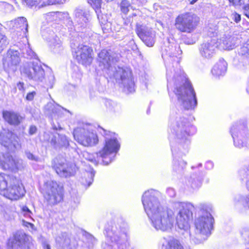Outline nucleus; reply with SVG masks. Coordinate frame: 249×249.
I'll use <instances>...</instances> for the list:
<instances>
[{"instance_id":"f257e3e1","label":"nucleus","mask_w":249,"mask_h":249,"mask_svg":"<svg viewBox=\"0 0 249 249\" xmlns=\"http://www.w3.org/2000/svg\"><path fill=\"white\" fill-rule=\"evenodd\" d=\"M142 203L146 213L156 229L165 231L172 227L175 220L173 210L155 206L148 196L143 197Z\"/></svg>"},{"instance_id":"f03ea898","label":"nucleus","mask_w":249,"mask_h":249,"mask_svg":"<svg viewBox=\"0 0 249 249\" xmlns=\"http://www.w3.org/2000/svg\"><path fill=\"white\" fill-rule=\"evenodd\" d=\"M25 193L24 186L18 178L4 173H0V195L11 201L22 198Z\"/></svg>"},{"instance_id":"7ed1b4c3","label":"nucleus","mask_w":249,"mask_h":249,"mask_svg":"<svg viewBox=\"0 0 249 249\" xmlns=\"http://www.w3.org/2000/svg\"><path fill=\"white\" fill-rule=\"evenodd\" d=\"M42 195L48 205L55 206L64 200V187L55 180H48L44 183Z\"/></svg>"},{"instance_id":"20e7f679","label":"nucleus","mask_w":249,"mask_h":249,"mask_svg":"<svg viewBox=\"0 0 249 249\" xmlns=\"http://www.w3.org/2000/svg\"><path fill=\"white\" fill-rule=\"evenodd\" d=\"M175 93L178 100H181L186 109L194 108L197 104L195 90L188 79L180 87L176 88Z\"/></svg>"},{"instance_id":"39448f33","label":"nucleus","mask_w":249,"mask_h":249,"mask_svg":"<svg viewBox=\"0 0 249 249\" xmlns=\"http://www.w3.org/2000/svg\"><path fill=\"white\" fill-rule=\"evenodd\" d=\"M74 140L79 144L85 147H91L99 142L96 133L84 127H77L72 132Z\"/></svg>"},{"instance_id":"423d86ee","label":"nucleus","mask_w":249,"mask_h":249,"mask_svg":"<svg viewBox=\"0 0 249 249\" xmlns=\"http://www.w3.org/2000/svg\"><path fill=\"white\" fill-rule=\"evenodd\" d=\"M199 18L189 12L179 15L175 19L176 28L180 32L191 33L196 28Z\"/></svg>"},{"instance_id":"0eeeda50","label":"nucleus","mask_w":249,"mask_h":249,"mask_svg":"<svg viewBox=\"0 0 249 249\" xmlns=\"http://www.w3.org/2000/svg\"><path fill=\"white\" fill-rule=\"evenodd\" d=\"M120 147V145L116 138L106 139L103 148L95 153V160L98 161L101 160L105 164H107L108 163L105 162L104 159L110 154L117 153Z\"/></svg>"},{"instance_id":"6e6552de","label":"nucleus","mask_w":249,"mask_h":249,"mask_svg":"<svg viewBox=\"0 0 249 249\" xmlns=\"http://www.w3.org/2000/svg\"><path fill=\"white\" fill-rule=\"evenodd\" d=\"M213 222V218L210 213L203 210L201 215L195 220V225L200 233L207 235L210 233Z\"/></svg>"},{"instance_id":"1a4fd4ad","label":"nucleus","mask_w":249,"mask_h":249,"mask_svg":"<svg viewBox=\"0 0 249 249\" xmlns=\"http://www.w3.org/2000/svg\"><path fill=\"white\" fill-rule=\"evenodd\" d=\"M52 168L60 177L68 178L74 176L76 173L75 167L71 163L66 161L54 160Z\"/></svg>"},{"instance_id":"9d476101","label":"nucleus","mask_w":249,"mask_h":249,"mask_svg":"<svg viewBox=\"0 0 249 249\" xmlns=\"http://www.w3.org/2000/svg\"><path fill=\"white\" fill-rule=\"evenodd\" d=\"M75 53V58L78 63L86 66L91 64L93 51L91 47L83 44L79 45Z\"/></svg>"},{"instance_id":"9b49d317","label":"nucleus","mask_w":249,"mask_h":249,"mask_svg":"<svg viewBox=\"0 0 249 249\" xmlns=\"http://www.w3.org/2000/svg\"><path fill=\"white\" fill-rule=\"evenodd\" d=\"M0 167L3 170L16 172L19 169V160L8 153H1Z\"/></svg>"},{"instance_id":"f8f14e48","label":"nucleus","mask_w":249,"mask_h":249,"mask_svg":"<svg viewBox=\"0 0 249 249\" xmlns=\"http://www.w3.org/2000/svg\"><path fill=\"white\" fill-rule=\"evenodd\" d=\"M29 239L25 233H16L12 238L8 239L7 246L9 249H18V248H29Z\"/></svg>"},{"instance_id":"ddd939ff","label":"nucleus","mask_w":249,"mask_h":249,"mask_svg":"<svg viewBox=\"0 0 249 249\" xmlns=\"http://www.w3.org/2000/svg\"><path fill=\"white\" fill-rule=\"evenodd\" d=\"M135 32L138 37L147 47H153L155 44V34L142 25H136Z\"/></svg>"},{"instance_id":"4468645a","label":"nucleus","mask_w":249,"mask_h":249,"mask_svg":"<svg viewBox=\"0 0 249 249\" xmlns=\"http://www.w3.org/2000/svg\"><path fill=\"white\" fill-rule=\"evenodd\" d=\"M234 145L238 148L247 146L248 143L247 131L242 127L233 128L231 130Z\"/></svg>"},{"instance_id":"2eb2a0df","label":"nucleus","mask_w":249,"mask_h":249,"mask_svg":"<svg viewBox=\"0 0 249 249\" xmlns=\"http://www.w3.org/2000/svg\"><path fill=\"white\" fill-rule=\"evenodd\" d=\"M18 138L16 134L12 131L3 129L0 132V144L6 148H16V145L14 141Z\"/></svg>"},{"instance_id":"dca6fc26","label":"nucleus","mask_w":249,"mask_h":249,"mask_svg":"<svg viewBox=\"0 0 249 249\" xmlns=\"http://www.w3.org/2000/svg\"><path fill=\"white\" fill-rule=\"evenodd\" d=\"M19 53L16 51H8L7 55L2 59V64L4 69L17 66L20 63Z\"/></svg>"},{"instance_id":"f3484780","label":"nucleus","mask_w":249,"mask_h":249,"mask_svg":"<svg viewBox=\"0 0 249 249\" xmlns=\"http://www.w3.org/2000/svg\"><path fill=\"white\" fill-rule=\"evenodd\" d=\"M2 115L4 121L11 125H19L24 119L19 113L13 111L3 110Z\"/></svg>"},{"instance_id":"a211bd4d","label":"nucleus","mask_w":249,"mask_h":249,"mask_svg":"<svg viewBox=\"0 0 249 249\" xmlns=\"http://www.w3.org/2000/svg\"><path fill=\"white\" fill-rule=\"evenodd\" d=\"M24 73L29 78L38 81H42L45 76L44 70L37 65L25 68Z\"/></svg>"},{"instance_id":"6ab92c4d","label":"nucleus","mask_w":249,"mask_h":249,"mask_svg":"<svg viewBox=\"0 0 249 249\" xmlns=\"http://www.w3.org/2000/svg\"><path fill=\"white\" fill-rule=\"evenodd\" d=\"M192 217V213L187 208L182 209L176 218V223L178 225H184Z\"/></svg>"},{"instance_id":"aec40b11","label":"nucleus","mask_w":249,"mask_h":249,"mask_svg":"<svg viewBox=\"0 0 249 249\" xmlns=\"http://www.w3.org/2000/svg\"><path fill=\"white\" fill-rule=\"evenodd\" d=\"M11 24L12 25L13 29L18 32H27V21L26 18L24 17H19L11 21Z\"/></svg>"},{"instance_id":"412c9836","label":"nucleus","mask_w":249,"mask_h":249,"mask_svg":"<svg viewBox=\"0 0 249 249\" xmlns=\"http://www.w3.org/2000/svg\"><path fill=\"white\" fill-rule=\"evenodd\" d=\"M214 46L209 42L204 43L201 45L200 53L206 58H211L214 53Z\"/></svg>"},{"instance_id":"4be33fe9","label":"nucleus","mask_w":249,"mask_h":249,"mask_svg":"<svg viewBox=\"0 0 249 249\" xmlns=\"http://www.w3.org/2000/svg\"><path fill=\"white\" fill-rule=\"evenodd\" d=\"M161 249H184L181 242L178 239L172 238L163 244Z\"/></svg>"},{"instance_id":"5701e85b","label":"nucleus","mask_w":249,"mask_h":249,"mask_svg":"<svg viewBox=\"0 0 249 249\" xmlns=\"http://www.w3.org/2000/svg\"><path fill=\"white\" fill-rule=\"evenodd\" d=\"M225 63L221 62L216 64L212 69V72L215 76L222 75L226 71Z\"/></svg>"},{"instance_id":"b1692460","label":"nucleus","mask_w":249,"mask_h":249,"mask_svg":"<svg viewBox=\"0 0 249 249\" xmlns=\"http://www.w3.org/2000/svg\"><path fill=\"white\" fill-rule=\"evenodd\" d=\"M94 174L91 172H87L81 179L83 185L87 187L89 186L93 182Z\"/></svg>"},{"instance_id":"393cba45","label":"nucleus","mask_w":249,"mask_h":249,"mask_svg":"<svg viewBox=\"0 0 249 249\" xmlns=\"http://www.w3.org/2000/svg\"><path fill=\"white\" fill-rule=\"evenodd\" d=\"M22 3L29 7L40 8L43 7V0H21Z\"/></svg>"},{"instance_id":"a878e982","label":"nucleus","mask_w":249,"mask_h":249,"mask_svg":"<svg viewBox=\"0 0 249 249\" xmlns=\"http://www.w3.org/2000/svg\"><path fill=\"white\" fill-rule=\"evenodd\" d=\"M119 6L121 13L124 15H126L128 13L129 8L131 7V3L127 0H121Z\"/></svg>"},{"instance_id":"bb28decb","label":"nucleus","mask_w":249,"mask_h":249,"mask_svg":"<svg viewBox=\"0 0 249 249\" xmlns=\"http://www.w3.org/2000/svg\"><path fill=\"white\" fill-rule=\"evenodd\" d=\"M98 57L103 64H108L110 60V55L108 52L106 50H102L98 53Z\"/></svg>"},{"instance_id":"cd10ccee","label":"nucleus","mask_w":249,"mask_h":249,"mask_svg":"<svg viewBox=\"0 0 249 249\" xmlns=\"http://www.w3.org/2000/svg\"><path fill=\"white\" fill-rule=\"evenodd\" d=\"M96 13L101 12L102 0H87Z\"/></svg>"},{"instance_id":"c85d7f7f","label":"nucleus","mask_w":249,"mask_h":249,"mask_svg":"<svg viewBox=\"0 0 249 249\" xmlns=\"http://www.w3.org/2000/svg\"><path fill=\"white\" fill-rule=\"evenodd\" d=\"M239 53L242 56L249 57V41L244 43L240 49Z\"/></svg>"},{"instance_id":"c756f323","label":"nucleus","mask_w":249,"mask_h":249,"mask_svg":"<svg viewBox=\"0 0 249 249\" xmlns=\"http://www.w3.org/2000/svg\"><path fill=\"white\" fill-rule=\"evenodd\" d=\"M189 124L188 119L185 118H180L179 120L177 122V126L178 128H185Z\"/></svg>"},{"instance_id":"7c9ffc66","label":"nucleus","mask_w":249,"mask_h":249,"mask_svg":"<svg viewBox=\"0 0 249 249\" xmlns=\"http://www.w3.org/2000/svg\"><path fill=\"white\" fill-rule=\"evenodd\" d=\"M43 7L48 5L56 4L60 3L61 0H43Z\"/></svg>"},{"instance_id":"2f4dec72","label":"nucleus","mask_w":249,"mask_h":249,"mask_svg":"<svg viewBox=\"0 0 249 249\" xmlns=\"http://www.w3.org/2000/svg\"><path fill=\"white\" fill-rule=\"evenodd\" d=\"M230 4L234 6H241L244 5L245 1V0H228Z\"/></svg>"},{"instance_id":"473e14b6","label":"nucleus","mask_w":249,"mask_h":249,"mask_svg":"<svg viewBox=\"0 0 249 249\" xmlns=\"http://www.w3.org/2000/svg\"><path fill=\"white\" fill-rule=\"evenodd\" d=\"M231 17L233 20L236 23H239L241 20V15L236 12L231 14Z\"/></svg>"},{"instance_id":"72a5a7b5","label":"nucleus","mask_w":249,"mask_h":249,"mask_svg":"<svg viewBox=\"0 0 249 249\" xmlns=\"http://www.w3.org/2000/svg\"><path fill=\"white\" fill-rule=\"evenodd\" d=\"M37 131V128L35 125H32L30 126L29 129V134L30 135H33Z\"/></svg>"},{"instance_id":"f704fd0d","label":"nucleus","mask_w":249,"mask_h":249,"mask_svg":"<svg viewBox=\"0 0 249 249\" xmlns=\"http://www.w3.org/2000/svg\"><path fill=\"white\" fill-rule=\"evenodd\" d=\"M35 94H36L35 91H32L31 92H29L27 93V94L26 96V99L27 100L32 101L33 100Z\"/></svg>"},{"instance_id":"c9c22d12","label":"nucleus","mask_w":249,"mask_h":249,"mask_svg":"<svg viewBox=\"0 0 249 249\" xmlns=\"http://www.w3.org/2000/svg\"><path fill=\"white\" fill-rule=\"evenodd\" d=\"M103 130L104 131V135H105V137H107V136L112 137L116 135L115 133H114V132L107 131L105 130L104 129H103Z\"/></svg>"},{"instance_id":"e433bc0d","label":"nucleus","mask_w":249,"mask_h":249,"mask_svg":"<svg viewBox=\"0 0 249 249\" xmlns=\"http://www.w3.org/2000/svg\"><path fill=\"white\" fill-rule=\"evenodd\" d=\"M51 143L52 146H53L54 147H55L57 145V140L56 138L55 137H53L51 141Z\"/></svg>"},{"instance_id":"4c0bfd02","label":"nucleus","mask_w":249,"mask_h":249,"mask_svg":"<svg viewBox=\"0 0 249 249\" xmlns=\"http://www.w3.org/2000/svg\"><path fill=\"white\" fill-rule=\"evenodd\" d=\"M21 211L23 213H31V210L26 206H24L21 208Z\"/></svg>"},{"instance_id":"58836bf2","label":"nucleus","mask_w":249,"mask_h":249,"mask_svg":"<svg viewBox=\"0 0 249 249\" xmlns=\"http://www.w3.org/2000/svg\"><path fill=\"white\" fill-rule=\"evenodd\" d=\"M24 83L23 82H19L17 84V86L19 90H22L24 89Z\"/></svg>"},{"instance_id":"ea45409f","label":"nucleus","mask_w":249,"mask_h":249,"mask_svg":"<svg viewBox=\"0 0 249 249\" xmlns=\"http://www.w3.org/2000/svg\"><path fill=\"white\" fill-rule=\"evenodd\" d=\"M243 9L244 10H249V3L247 4H245L243 6Z\"/></svg>"},{"instance_id":"a19ab883","label":"nucleus","mask_w":249,"mask_h":249,"mask_svg":"<svg viewBox=\"0 0 249 249\" xmlns=\"http://www.w3.org/2000/svg\"><path fill=\"white\" fill-rule=\"evenodd\" d=\"M44 249H51L50 246L48 244H45L43 246Z\"/></svg>"},{"instance_id":"79ce46f5","label":"nucleus","mask_w":249,"mask_h":249,"mask_svg":"<svg viewBox=\"0 0 249 249\" xmlns=\"http://www.w3.org/2000/svg\"><path fill=\"white\" fill-rule=\"evenodd\" d=\"M198 0H191L190 1V4H194V3H195Z\"/></svg>"},{"instance_id":"37998d69","label":"nucleus","mask_w":249,"mask_h":249,"mask_svg":"<svg viewBox=\"0 0 249 249\" xmlns=\"http://www.w3.org/2000/svg\"><path fill=\"white\" fill-rule=\"evenodd\" d=\"M245 15L249 18V12L245 13Z\"/></svg>"}]
</instances>
